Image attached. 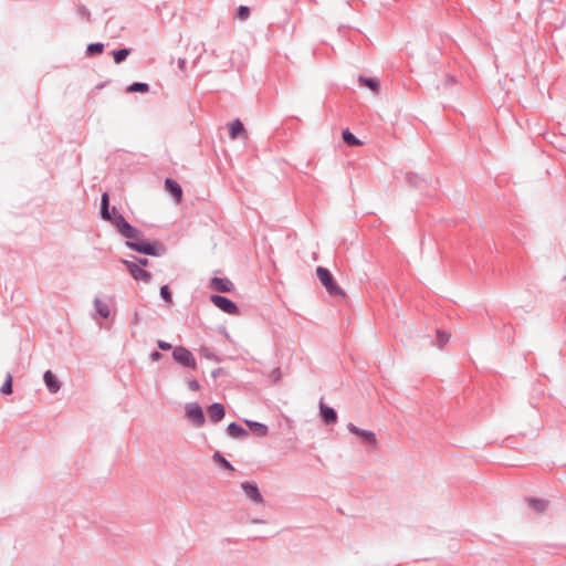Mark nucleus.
<instances>
[{"mask_svg":"<svg viewBox=\"0 0 566 566\" xmlns=\"http://www.w3.org/2000/svg\"><path fill=\"white\" fill-rule=\"evenodd\" d=\"M99 214L101 218L108 221L123 238L135 239L142 235V231L132 226L116 207L111 208L107 192L102 193Z\"/></svg>","mask_w":566,"mask_h":566,"instance_id":"1","label":"nucleus"},{"mask_svg":"<svg viewBox=\"0 0 566 566\" xmlns=\"http://www.w3.org/2000/svg\"><path fill=\"white\" fill-rule=\"evenodd\" d=\"M144 234L135 239H126V247L139 254L149 256H163L167 253V247L159 240H144Z\"/></svg>","mask_w":566,"mask_h":566,"instance_id":"2","label":"nucleus"},{"mask_svg":"<svg viewBox=\"0 0 566 566\" xmlns=\"http://www.w3.org/2000/svg\"><path fill=\"white\" fill-rule=\"evenodd\" d=\"M316 275L322 285L325 287L326 292L331 296H343L345 293L337 284L333 273L324 266L316 268Z\"/></svg>","mask_w":566,"mask_h":566,"instance_id":"3","label":"nucleus"},{"mask_svg":"<svg viewBox=\"0 0 566 566\" xmlns=\"http://www.w3.org/2000/svg\"><path fill=\"white\" fill-rule=\"evenodd\" d=\"M185 416L195 428H201L206 423V416L203 409L196 401L186 403Z\"/></svg>","mask_w":566,"mask_h":566,"instance_id":"4","label":"nucleus"},{"mask_svg":"<svg viewBox=\"0 0 566 566\" xmlns=\"http://www.w3.org/2000/svg\"><path fill=\"white\" fill-rule=\"evenodd\" d=\"M174 360L182 367L196 369L197 360L192 353L182 345L175 346L172 348Z\"/></svg>","mask_w":566,"mask_h":566,"instance_id":"5","label":"nucleus"},{"mask_svg":"<svg viewBox=\"0 0 566 566\" xmlns=\"http://www.w3.org/2000/svg\"><path fill=\"white\" fill-rule=\"evenodd\" d=\"M209 301L222 312L230 315H239L240 308L239 306L229 297L220 295V294H211L209 296Z\"/></svg>","mask_w":566,"mask_h":566,"instance_id":"6","label":"nucleus"},{"mask_svg":"<svg viewBox=\"0 0 566 566\" xmlns=\"http://www.w3.org/2000/svg\"><path fill=\"white\" fill-rule=\"evenodd\" d=\"M122 263L134 280L143 281L145 283H149L151 281L153 274L149 271L139 268L138 263L130 260H122Z\"/></svg>","mask_w":566,"mask_h":566,"instance_id":"7","label":"nucleus"},{"mask_svg":"<svg viewBox=\"0 0 566 566\" xmlns=\"http://www.w3.org/2000/svg\"><path fill=\"white\" fill-rule=\"evenodd\" d=\"M347 429L350 433L357 436L363 443L370 446V447H377V437L376 433L371 430L361 429L354 423L349 422L347 424Z\"/></svg>","mask_w":566,"mask_h":566,"instance_id":"8","label":"nucleus"},{"mask_svg":"<svg viewBox=\"0 0 566 566\" xmlns=\"http://www.w3.org/2000/svg\"><path fill=\"white\" fill-rule=\"evenodd\" d=\"M240 488L245 494V496L250 499L253 503H264V497L261 494L260 489L254 481H243L241 482Z\"/></svg>","mask_w":566,"mask_h":566,"instance_id":"9","label":"nucleus"},{"mask_svg":"<svg viewBox=\"0 0 566 566\" xmlns=\"http://www.w3.org/2000/svg\"><path fill=\"white\" fill-rule=\"evenodd\" d=\"M210 289L219 292V293H231L234 291V284L232 283V281L228 277H219V276H213L211 280H210V284H209Z\"/></svg>","mask_w":566,"mask_h":566,"instance_id":"10","label":"nucleus"},{"mask_svg":"<svg viewBox=\"0 0 566 566\" xmlns=\"http://www.w3.org/2000/svg\"><path fill=\"white\" fill-rule=\"evenodd\" d=\"M319 417L327 426L335 424L338 419L337 411L333 407L325 405L323 399L319 400Z\"/></svg>","mask_w":566,"mask_h":566,"instance_id":"11","label":"nucleus"},{"mask_svg":"<svg viewBox=\"0 0 566 566\" xmlns=\"http://www.w3.org/2000/svg\"><path fill=\"white\" fill-rule=\"evenodd\" d=\"M165 190L171 195V197L177 201H181L182 199V188L179 182L172 178H166L164 182Z\"/></svg>","mask_w":566,"mask_h":566,"instance_id":"12","label":"nucleus"},{"mask_svg":"<svg viewBox=\"0 0 566 566\" xmlns=\"http://www.w3.org/2000/svg\"><path fill=\"white\" fill-rule=\"evenodd\" d=\"M208 415L212 423H218L226 417V408L221 402H213L208 407Z\"/></svg>","mask_w":566,"mask_h":566,"instance_id":"13","label":"nucleus"},{"mask_svg":"<svg viewBox=\"0 0 566 566\" xmlns=\"http://www.w3.org/2000/svg\"><path fill=\"white\" fill-rule=\"evenodd\" d=\"M43 381L51 394H56L61 389V381L51 370L44 371Z\"/></svg>","mask_w":566,"mask_h":566,"instance_id":"14","label":"nucleus"},{"mask_svg":"<svg viewBox=\"0 0 566 566\" xmlns=\"http://www.w3.org/2000/svg\"><path fill=\"white\" fill-rule=\"evenodd\" d=\"M226 432L229 437L233 439H243L249 436L248 430H245L241 424L234 421L228 424Z\"/></svg>","mask_w":566,"mask_h":566,"instance_id":"15","label":"nucleus"},{"mask_svg":"<svg viewBox=\"0 0 566 566\" xmlns=\"http://www.w3.org/2000/svg\"><path fill=\"white\" fill-rule=\"evenodd\" d=\"M243 422L258 437H265L269 432V427L265 423L254 421V420H249V419H244Z\"/></svg>","mask_w":566,"mask_h":566,"instance_id":"16","label":"nucleus"},{"mask_svg":"<svg viewBox=\"0 0 566 566\" xmlns=\"http://www.w3.org/2000/svg\"><path fill=\"white\" fill-rule=\"evenodd\" d=\"M245 134H247V130H245L244 124L239 118H235L234 120L231 122V124L229 126V135L232 139H237L240 136H243Z\"/></svg>","mask_w":566,"mask_h":566,"instance_id":"17","label":"nucleus"},{"mask_svg":"<svg viewBox=\"0 0 566 566\" xmlns=\"http://www.w3.org/2000/svg\"><path fill=\"white\" fill-rule=\"evenodd\" d=\"M358 82L360 85L369 88L373 93H378L380 90V82L377 77L359 75Z\"/></svg>","mask_w":566,"mask_h":566,"instance_id":"18","label":"nucleus"},{"mask_svg":"<svg viewBox=\"0 0 566 566\" xmlns=\"http://www.w3.org/2000/svg\"><path fill=\"white\" fill-rule=\"evenodd\" d=\"M528 506L537 513H544L548 506V501L537 497L527 499Z\"/></svg>","mask_w":566,"mask_h":566,"instance_id":"19","label":"nucleus"},{"mask_svg":"<svg viewBox=\"0 0 566 566\" xmlns=\"http://www.w3.org/2000/svg\"><path fill=\"white\" fill-rule=\"evenodd\" d=\"M212 460L216 464L227 471L233 472L235 470L232 463L228 461L220 451H214L212 454Z\"/></svg>","mask_w":566,"mask_h":566,"instance_id":"20","label":"nucleus"},{"mask_svg":"<svg viewBox=\"0 0 566 566\" xmlns=\"http://www.w3.org/2000/svg\"><path fill=\"white\" fill-rule=\"evenodd\" d=\"M342 139L343 142L347 145V146H350V147H356V146H360L363 144V142L360 139H358L352 132L349 128H345L343 132H342Z\"/></svg>","mask_w":566,"mask_h":566,"instance_id":"21","label":"nucleus"},{"mask_svg":"<svg viewBox=\"0 0 566 566\" xmlns=\"http://www.w3.org/2000/svg\"><path fill=\"white\" fill-rule=\"evenodd\" d=\"M150 86L146 82H134L126 87L127 93H148Z\"/></svg>","mask_w":566,"mask_h":566,"instance_id":"22","label":"nucleus"},{"mask_svg":"<svg viewBox=\"0 0 566 566\" xmlns=\"http://www.w3.org/2000/svg\"><path fill=\"white\" fill-rule=\"evenodd\" d=\"M132 50L130 49H127V48H118L116 50H114L112 52V55H113V59H114V62L116 64H120L123 63L127 57L128 55L130 54Z\"/></svg>","mask_w":566,"mask_h":566,"instance_id":"23","label":"nucleus"},{"mask_svg":"<svg viewBox=\"0 0 566 566\" xmlns=\"http://www.w3.org/2000/svg\"><path fill=\"white\" fill-rule=\"evenodd\" d=\"M94 307H95L96 313L101 317L108 318L111 311H109V307H108V305L106 303H104L102 300L96 297L94 300Z\"/></svg>","mask_w":566,"mask_h":566,"instance_id":"24","label":"nucleus"},{"mask_svg":"<svg viewBox=\"0 0 566 566\" xmlns=\"http://www.w3.org/2000/svg\"><path fill=\"white\" fill-rule=\"evenodd\" d=\"M407 182L415 187V188H421L423 184H427V180L422 177H420L417 174L408 172L406 176Z\"/></svg>","mask_w":566,"mask_h":566,"instance_id":"25","label":"nucleus"},{"mask_svg":"<svg viewBox=\"0 0 566 566\" xmlns=\"http://www.w3.org/2000/svg\"><path fill=\"white\" fill-rule=\"evenodd\" d=\"M104 44L102 42H93L86 46V55L95 56L104 52Z\"/></svg>","mask_w":566,"mask_h":566,"instance_id":"26","label":"nucleus"},{"mask_svg":"<svg viewBox=\"0 0 566 566\" xmlns=\"http://www.w3.org/2000/svg\"><path fill=\"white\" fill-rule=\"evenodd\" d=\"M13 378L10 373L7 374L6 380L0 388V392L3 395H10L13 391L12 387Z\"/></svg>","mask_w":566,"mask_h":566,"instance_id":"27","label":"nucleus"},{"mask_svg":"<svg viewBox=\"0 0 566 566\" xmlns=\"http://www.w3.org/2000/svg\"><path fill=\"white\" fill-rule=\"evenodd\" d=\"M250 13H251V9L250 7L248 6H239V8L237 9V18L241 21H244L247 20L249 17H250Z\"/></svg>","mask_w":566,"mask_h":566,"instance_id":"28","label":"nucleus"},{"mask_svg":"<svg viewBox=\"0 0 566 566\" xmlns=\"http://www.w3.org/2000/svg\"><path fill=\"white\" fill-rule=\"evenodd\" d=\"M159 294H160V297L165 302L172 303V293H171V291L169 289V285H167V284L161 285Z\"/></svg>","mask_w":566,"mask_h":566,"instance_id":"29","label":"nucleus"},{"mask_svg":"<svg viewBox=\"0 0 566 566\" xmlns=\"http://www.w3.org/2000/svg\"><path fill=\"white\" fill-rule=\"evenodd\" d=\"M200 354L206 359H210V360H213L217 363H219L221 360L220 357L217 354H214L209 347H202L200 349Z\"/></svg>","mask_w":566,"mask_h":566,"instance_id":"30","label":"nucleus"},{"mask_svg":"<svg viewBox=\"0 0 566 566\" xmlns=\"http://www.w3.org/2000/svg\"><path fill=\"white\" fill-rule=\"evenodd\" d=\"M449 339H450V335L447 332L441 331V329L437 331V340H438V344L440 347L446 345L449 342Z\"/></svg>","mask_w":566,"mask_h":566,"instance_id":"31","label":"nucleus"},{"mask_svg":"<svg viewBox=\"0 0 566 566\" xmlns=\"http://www.w3.org/2000/svg\"><path fill=\"white\" fill-rule=\"evenodd\" d=\"M77 13L84 18L85 20L90 21L91 20V12L88 10V8L84 4H78L77 6Z\"/></svg>","mask_w":566,"mask_h":566,"instance_id":"32","label":"nucleus"},{"mask_svg":"<svg viewBox=\"0 0 566 566\" xmlns=\"http://www.w3.org/2000/svg\"><path fill=\"white\" fill-rule=\"evenodd\" d=\"M133 262L138 263L139 268L147 266L149 264V260L147 258H140V256H133Z\"/></svg>","mask_w":566,"mask_h":566,"instance_id":"33","label":"nucleus"},{"mask_svg":"<svg viewBox=\"0 0 566 566\" xmlns=\"http://www.w3.org/2000/svg\"><path fill=\"white\" fill-rule=\"evenodd\" d=\"M157 346L159 347V349L161 350H169L172 348L171 344L166 342V340H163V339H158L157 340Z\"/></svg>","mask_w":566,"mask_h":566,"instance_id":"34","label":"nucleus"},{"mask_svg":"<svg viewBox=\"0 0 566 566\" xmlns=\"http://www.w3.org/2000/svg\"><path fill=\"white\" fill-rule=\"evenodd\" d=\"M189 389L197 391L200 389V384L197 379H189L187 381Z\"/></svg>","mask_w":566,"mask_h":566,"instance_id":"35","label":"nucleus"},{"mask_svg":"<svg viewBox=\"0 0 566 566\" xmlns=\"http://www.w3.org/2000/svg\"><path fill=\"white\" fill-rule=\"evenodd\" d=\"M164 357V355L158 352V350H153L150 354H149V358L153 360V361H159L161 358Z\"/></svg>","mask_w":566,"mask_h":566,"instance_id":"36","label":"nucleus"},{"mask_svg":"<svg viewBox=\"0 0 566 566\" xmlns=\"http://www.w3.org/2000/svg\"><path fill=\"white\" fill-rule=\"evenodd\" d=\"M223 374H224L223 368H221V367H219V368H214V369H212V371H211V377H212L213 379H218V378H219L221 375H223Z\"/></svg>","mask_w":566,"mask_h":566,"instance_id":"37","label":"nucleus"},{"mask_svg":"<svg viewBox=\"0 0 566 566\" xmlns=\"http://www.w3.org/2000/svg\"><path fill=\"white\" fill-rule=\"evenodd\" d=\"M186 64H187L186 59H184V57H182V59H181V57H180V59H178V67H179L181 71H182V70H185Z\"/></svg>","mask_w":566,"mask_h":566,"instance_id":"38","label":"nucleus"},{"mask_svg":"<svg viewBox=\"0 0 566 566\" xmlns=\"http://www.w3.org/2000/svg\"><path fill=\"white\" fill-rule=\"evenodd\" d=\"M446 82H447L448 84H453V83H455V82H457V80H455V77H454L453 75L448 74V75H447V78H446Z\"/></svg>","mask_w":566,"mask_h":566,"instance_id":"39","label":"nucleus"},{"mask_svg":"<svg viewBox=\"0 0 566 566\" xmlns=\"http://www.w3.org/2000/svg\"><path fill=\"white\" fill-rule=\"evenodd\" d=\"M250 522H251L252 524H265V523H266V521H265V520L258 518V517L252 518Z\"/></svg>","mask_w":566,"mask_h":566,"instance_id":"40","label":"nucleus"},{"mask_svg":"<svg viewBox=\"0 0 566 566\" xmlns=\"http://www.w3.org/2000/svg\"><path fill=\"white\" fill-rule=\"evenodd\" d=\"M275 380H279L281 378V371L279 368L274 369L272 373Z\"/></svg>","mask_w":566,"mask_h":566,"instance_id":"41","label":"nucleus"},{"mask_svg":"<svg viewBox=\"0 0 566 566\" xmlns=\"http://www.w3.org/2000/svg\"><path fill=\"white\" fill-rule=\"evenodd\" d=\"M137 319H138V315H137V313H135L134 321H137Z\"/></svg>","mask_w":566,"mask_h":566,"instance_id":"42","label":"nucleus"}]
</instances>
